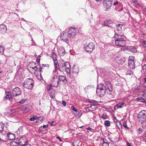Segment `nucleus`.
Wrapping results in <instances>:
<instances>
[{"label": "nucleus", "instance_id": "f257e3e1", "mask_svg": "<svg viewBox=\"0 0 146 146\" xmlns=\"http://www.w3.org/2000/svg\"><path fill=\"white\" fill-rule=\"evenodd\" d=\"M114 38L115 39V44L116 45L119 47H123L125 45L126 41L123 38L124 36L123 34L116 33L115 32Z\"/></svg>", "mask_w": 146, "mask_h": 146}, {"label": "nucleus", "instance_id": "f03ea898", "mask_svg": "<svg viewBox=\"0 0 146 146\" xmlns=\"http://www.w3.org/2000/svg\"><path fill=\"white\" fill-rule=\"evenodd\" d=\"M106 92H109L108 90H107L105 86L103 84H100L97 86L96 89V93L97 95L102 97L105 94Z\"/></svg>", "mask_w": 146, "mask_h": 146}, {"label": "nucleus", "instance_id": "7ed1b4c3", "mask_svg": "<svg viewBox=\"0 0 146 146\" xmlns=\"http://www.w3.org/2000/svg\"><path fill=\"white\" fill-rule=\"evenodd\" d=\"M137 118L138 121L141 123L146 121V111L141 110L138 114Z\"/></svg>", "mask_w": 146, "mask_h": 146}, {"label": "nucleus", "instance_id": "20e7f679", "mask_svg": "<svg viewBox=\"0 0 146 146\" xmlns=\"http://www.w3.org/2000/svg\"><path fill=\"white\" fill-rule=\"evenodd\" d=\"M34 86V81L32 78H29L25 80L23 83V86L28 89H31Z\"/></svg>", "mask_w": 146, "mask_h": 146}, {"label": "nucleus", "instance_id": "39448f33", "mask_svg": "<svg viewBox=\"0 0 146 146\" xmlns=\"http://www.w3.org/2000/svg\"><path fill=\"white\" fill-rule=\"evenodd\" d=\"M84 48L86 51L90 53L95 48L94 44L92 42H90L88 44H85Z\"/></svg>", "mask_w": 146, "mask_h": 146}, {"label": "nucleus", "instance_id": "423d86ee", "mask_svg": "<svg viewBox=\"0 0 146 146\" xmlns=\"http://www.w3.org/2000/svg\"><path fill=\"white\" fill-rule=\"evenodd\" d=\"M79 68L78 65H74L73 66L72 70V72H70V77L71 78L76 77L79 72Z\"/></svg>", "mask_w": 146, "mask_h": 146}, {"label": "nucleus", "instance_id": "0eeeda50", "mask_svg": "<svg viewBox=\"0 0 146 146\" xmlns=\"http://www.w3.org/2000/svg\"><path fill=\"white\" fill-rule=\"evenodd\" d=\"M133 56H130L128 60V68L133 70L135 68V61Z\"/></svg>", "mask_w": 146, "mask_h": 146}, {"label": "nucleus", "instance_id": "6e6552de", "mask_svg": "<svg viewBox=\"0 0 146 146\" xmlns=\"http://www.w3.org/2000/svg\"><path fill=\"white\" fill-rule=\"evenodd\" d=\"M58 77L56 75L54 76L51 80V84L53 85L54 87L57 88L59 85Z\"/></svg>", "mask_w": 146, "mask_h": 146}, {"label": "nucleus", "instance_id": "1a4fd4ad", "mask_svg": "<svg viewBox=\"0 0 146 146\" xmlns=\"http://www.w3.org/2000/svg\"><path fill=\"white\" fill-rule=\"evenodd\" d=\"M115 21L113 20L108 19L105 20L104 22V25L108 27H113V25L115 23H114Z\"/></svg>", "mask_w": 146, "mask_h": 146}, {"label": "nucleus", "instance_id": "9d476101", "mask_svg": "<svg viewBox=\"0 0 146 146\" xmlns=\"http://www.w3.org/2000/svg\"><path fill=\"white\" fill-rule=\"evenodd\" d=\"M76 30L74 28H70L68 31V34L69 36V38H73L76 35Z\"/></svg>", "mask_w": 146, "mask_h": 146}, {"label": "nucleus", "instance_id": "9b49d317", "mask_svg": "<svg viewBox=\"0 0 146 146\" xmlns=\"http://www.w3.org/2000/svg\"><path fill=\"white\" fill-rule=\"evenodd\" d=\"M115 60L116 63L118 64H122L125 62V60L124 58L119 55L116 57Z\"/></svg>", "mask_w": 146, "mask_h": 146}, {"label": "nucleus", "instance_id": "f8f14e48", "mask_svg": "<svg viewBox=\"0 0 146 146\" xmlns=\"http://www.w3.org/2000/svg\"><path fill=\"white\" fill-rule=\"evenodd\" d=\"M103 1V4L104 7L108 9L110 8L111 7L112 4V1L111 0H104Z\"/></svg>", "mask_w": 146, "mask_h": 146}, {"label": "nucleus", "instance_id": "ddd939ff", "mask_svg": "<svg viewBox=\"0 0 146 146\" xmlns=\"http://www.w3.org/2000/svg\"><path fill=\"white\" fill-rule=\"evenodd\" d=\"M12 93L13 96H16L21 94V90L18 87H16L13 90Z\"/></svg>", "mask_w": 146, "mask_h": 146}, {"label": "nucleus", "instance_id": "4468645a", "mask_svg": "<svg viewBox=\"0 0 146 146\" xmlns=\"http://www.w3.org/2000/svg\"><path fill=\"white\" fill-rule=\"evenodd\" d=\"M39 68H37V66H35L33 67H30V68H32V69L34 70H35V72H37L39 70V72H40V76H39L40 77H37V78L39 80H41L42 79V76H41V72H42L41 69H42V68H41V66H39Z\"/></svg>", "mask_w": 146, "mask_h": 146}, {"label": "nucleus", "instance_id": "2eb2a0df", "mask_svg": "<svg viewBox=\"0 0 146 146\" xmlns=\"http://www.w3.org/2000/svg\"><path fill=\"white\" fill-rule=\"evenodd\" d=\"M18 145L22 146L25 143H27L28 141L25 137H21L19 139Z\"/></svg>", "mask_w": 146, "mask_h": 146}, {"label": "nucleus", "instance_id": "dca6fc26", "mask_svg": "<svg viewBox=\"0 0 146 146\" xmlns=\"http://www.w3.org/2000/svg\"><path fill=\"white\" fill-rule=\"evenodd\" d=\"M65 71L67 74L70 73V66L68 62H66L65 63Z\"/></svg>", "mask_w": 146, "mask_h": 146}, {"label": "nucleus", "instance_id": "f3484780", "mask_svg": "<svg viewBox=\"0 0 146 146\" xmlns=\"http://www.w3.org/2000/svg\"><path fill=\"white\" fill-rule=\"evenodd\" d=\"M105 83L106 85V86H105V87H106L107 89L110 92L109 93L110 94H111V92H112L113 89L110 84L109 82L107 81L105 82Z\"/></svg>", "mask_w": 146, "mask_h": 146}, {"label": "nucleus", "instance_id": "a211bd4d", "mask_svg": "<svg viewBox=\"0 0 146 146\" xmlns=\"http://www.w3.org/2000/svg\"><path fill=\"white\" fill-rule=\"evenodd\" d=\"M68 34L66 32H65L62 33L60 36V38L64 42H66L68 40Z\"/></svg>", "mask_w": 146, "mask_h": 146}, {"label": "nucleus", "instance_id": "6ab92c4d", "mask_svg": "<svg viewBox=\"0 0 146 146\" xmlns=\"http://www.w3.org/2000/svg\"><path fill=\"white\" fill-rule=\"evenodd\" d=\"M31 107L29 105H25L22 107V109L23 111L24 112L27 113L29 112L31 109Z\"/></svg>", "mask_w": 146, "mask_h": 146}, {"label": "nucleus", "instance_id": "aec40b11", "mask_svg": "<svg viewBox=\"0 0 146 146\" xmlns=\"http://www.w3.org/2000/svg\"><path fill=\"white\" fill-rule=\"evenodd\" d=\"M7 30V27L5 25H0V33L2 34L5 33Z\"/></svg>", "mask_w": 146, "mask_h": 146}, {"label": "nucleus", "instance_id": "412c9836", "mask_svg": "<svg viewBox=\"0 0 146 146\" xmlns=\"http://www.w3.org/2000/svg\"><path fill=\"white\" fill-rule=\"evenodd\" d=\"M59 66V70L62 72H65V63H60L58 65Z\"/></svg>", "mask_w": 146, "mask_h": 146}, {"label": "nucleus", "instance_id": "4be33fe9", "mask_svg": "<svg viewBox=\"0 0 146 146\" xmlns=\"http://www.w3.org/2000/svg\"><path fill=\"white\" fill-rule=\"evenodd\" d=\"M59 77V78H58V80L59 82L62 81L64 84L67 83V80H66V77L63 76H60Z\"/></svg>", "mask_w": 146, "mask_h": 146}, {"label": "nucleus", "instance_id": "5701e85b", "mask_svg": "<svg viewBox=\"0 0 146 146\" xmlns=\"http://www.w3.org/2000/svg\"><path fill=\"white\" fill-rule=\"evenodd\" d=\"M65 50L63 47L61 48L58 51L59 54L61 56H63L65 54Z\"/></svg>", "mask_w": 146, "mask_h": 146}, {"label": "nucleus", "instance_id": "b1692460", "mask_svg": "<svg viewBox=\"0 0 146 146\" xmlns=\"http://www.w3.org/2000/svg\"><path fill=\"white\" fill-rule=\"evenodd\" d=\"M124 103L123 102H121L117 104L114 107V109L115 110H117L118 108H121L122 106L123 105Z\"/></svg>", "mask_w": 146, "mask_h": 146}, {"label": "nucleus", "instance_id": "393cba45", "mask_svg": "<svg viewBox=\"0 0 146 146\" xmlns=\"http://www.w3.org/2000/svg\"><path fill=\"white\" fill-rule=\"evenodd\" d=\"M8 140H13L15 139V136L14 134L11 133H8Z\"/></svg>", "mask_w": 146, "mask_h": 146}, {"label": "nucleus", "instance_id": "a878e982", "mask_svg": "<svg viewBox=\"0 0 146 146\" xmlns=\"http://www.w3.org/2000/svg\"><path fill=\"white\" fill-rule=\"evenodd\" d=\"M128 49L130 51L133 53L136 52L137 51V48L135 46H129Z\"/></svg>", "mask_w": 146, "mask_h": 146}, {"label": "nucleus", "instance_id": "bb28decb", "mask_svg": "<svg viewBox=\"0 0 146 146\" xmlns=\"http://www.w3.org/2000/svg\"><path fill=\"white\" fill-rule=\"evenodd\" d=\"M6 96L5 97V99L7 100H10L11 99V93L9 92H8L6 93Z\"/></svg>", "mask_w": 146, "mask_h": 146}, {"label": "nucleus", "instance_id": "cd10ccee", "mask_svg": "<svg viewBox=\"0 0 146 146\" xmlns=\"http://www.w3.org/2000/svg\"><path fill=\"white\" fill-rule=\"evenodd\" d=\"M136 100L137 101H139L145 103L146 102V100L144 99L143 98L140 97L137 98L136 99Z\"/></svg>", "mask_w": 146, "mask_h": 146}, {"label": "nucleus", "instance_id": "c85d7f7f", "mask_svg": "<svg viewBox=\"0 0 146 146\" xmlns=\"http://www.w3.org/2000/svg\"><path fill=\"white\" fill-rule=\"evenodd\" d=\"M8 135V134L7 133V135H3V136L1 137L3 139H0L1 140L3 141H5L8 140V137H7V135Z\"/></svg>", "mask_w": 146, "mask_h": 146}, {"label": "nucleus", "instance_id": "c756f323", "mask_svg": "<svg viewBox=\"0 0 146 146\" xmlns=\"http://www.w3.org/2000/svg\"><path fill=\"white\" fill-rule=\"evenodd\" d=\"M115 25L116 26L117 30L119 31H121L122 30L121 26L122 25L121 24H119L117 25L115 24Z\"/></svg>", "mask_w": 146, "mask_h": 146}, {"label": "nucleus", "instance_id": "7c9ffc66", "mask_svg": "<svg viewBox=\"0 0 146 146\" xmlns=\"http://www.w3.org/2000/svg\"><path fill=\"white\" fill-rule=\"evenodd\" d=\"M49 95L51 98L54 99L55 98V93L54 91L49 92Z\"/></svg>", "mask_w": 146, "mask_h": 146}, {"label": "nucleus", "instance_id": "2f4dec72", "mask_svg": "<svg viewBox=\"0 0 146 146\" xmlns=\"http://www.w3.org/2000/svg\"><path fill=\"white\" fill-rule=\"evenodd\" d=\"M23 126L20 127L18 129L17 132L19 134H22L23 133Z\"/></svg>", "mask_w": 146, "mask_h": 146}, {"label": "nucleus", "instance_id": "473e14b6", "mask_svg": "<svg viewBox=\"0 0 146 146\" xmlns=\"http://www.w3.org/2000/svg\"><path fill=\"white\" fill-rule=\"evenodd\" d=\"M90 108L92 110V111L95 110L97 108V106L94 105H92L90 107Z\"/></svg>", "mask_w": 146, "mask_h": 146}, {"label": "nucleus", "instance_id": "72a5a7b5", "mask_svg": "<svg viewBox=\"0 0 146 146\" xmlns=\"http://www.w3.org/2000/svg\"><path fill=\"white\" fill-rule=\"evenodd\" d=\"M104 124L106 126L109 127L110 125V121L108 120L104 122Z\"/></svg>", "mask_w": 146, "mask_h": 146}, {"label": "nucleus", "instance_id": "f704fd0d", "mask_svg": "<svg viewBox=\"0 0 146 146\" xmlns=\"http://www.w3.org/2000/svg\"><path fill=\"white\" fill-rule=\"evenodd\" d=\"M52 56L53 58V60H57V59L56 58V57L57 56L55 53L52 52Z\"/></svg>", "mask_w": 146, "mask_h": 146}, {"label": "nucleus", "instance_id": "c9c22d12", "mask_svg": "<svg viewBox=\"0 0 146 146\" xmlns=\"http://www.w3.org/2000/svg\"><path fill=\"white\" fill-rule=\"evenodd\" d=\"M4 127V124L2 122L0 123V131L3 130Z\"/></svg>", "mask_w": 146, "mask_h": 146}, {"label": "nucleus", "instance_id": "e433bc0d", "mask_svg": "<svg viewBox=\"0 0 146 146\" xmlns=\"http://www.w3.org/2000/svg\"><path fill=\"white\" fill-rule=\"evenodd\" d=\"M38 118L36 115H34L32 116L31 118H30L29 120L31 121H33L36 119H37Z\"/></svg>", "mask_w": 146, "mask_h": 146}, {"label": "nucleus", "instance_id": "4c0bfd02", "mask_svg": "<svg viewBox=\"0 0 146 146\" xmlns=\"http://www.w3.org/2000/svg\"><path fill=\"white\" fill-rule=\"evenodd\" d=\"M126 74L127 75H131L133 74V72L131 70H128L127 71Z\"/></svg>", "mask_w": 146, "mask_h": 146}, {"label": "nucleus", "instance_id": "58836bf2", "mask_svg": "<svg viewBox=\"0 0 146 146\" xmlns=\"http://www.w3.org/2000/svg\"><path fill=\"white\" fill-rule=\"evenodd\" d=\"M123 126L125 129H129V127H127V122L126 121H124L123 122Z\"/></svg>", "mask_w": 146, "mask_h": 146}, {"label": "nucleus", "instance_id": "ea45409f", "mask_svg": "<svg viewBox=\"0 0 146 146\" xmlns=\"http://www.w3.org/2000/svg\"><path fill=\"white\" fill-rule=\"evenodd\" d=\"M1 132H0V136H3V135H7V133L3 131H1ZM0 139H1V137H0Z\"/></svg>", "mask_w": 146, "mask_h": 146}, {"label": "nucleus", "instance_id": "a19ab883", "mask_svg": "<svg viewBox=\"0 0 146 146\" xmlns=\"http://www.w3.org/2000/svg\"><path fill=\"white\" fill-rule=\"evenodd\" d=\"M101 117L103 119H105L107 118V116L106 114H103L102 115Z\"/></svg>", "mask_w": 146, "mask_h": 146}, {"label": "nucleus", "instance_id": "79ce46f5", "mask_svg": "<svg viewBox=\"0 0 146 146\" xmlns=\"http://www.w3.org/2000/svg\"><path fill=\"white\" fill-rule=\"evenodd\" d=\"M113 121L114 123H117L118 122H119V123L120 125H121V123L120 122H119L118 120L116 119V117H114L113 119Z\"/></svg>", "mask_w": 146, "mask_h": 146}, {"label": "nucleus", "instance_id": "37998d69", "mask_svg": "<svg viewBox=\"0 0 146 146\" xmlns=\"http://www.w3.org/2000/svg\"><path fill=\"white\" fill-rule=\"evenodd\" d=\"M48 123L52 126H54L56 125V123L55 121L49 122Z\"/></svg>", "mask_w": 146, "mask_h": 146}, {"label": "nucleus", "instance_id": "c03bdc74", "mask_svg": "<svg viewBox=\"0 0 146 146\" xmlns=\"http://www.w3.org/2000/svg\"><path fill=\"white\" fill-rule=\"evenodd\" d=\"M4 49L3 47L0 46V53L3 54L4 52Z\"/></svg>", "mask_w": 146, "mask_h": 146}, {"label": "nucleus", "instance_id": "a18cd8bd", "mask_svg": "<svg viewBox=\"0 0 146 146\" xmlns=\"http://www.w3.org/2000/svg\"><path fill=\"white\" fill-rule=\"evenodd\" d=\"M27 99H22L19 102V103L20 104H23L26 101V100H27Z\"/></svg>", "mask_w": 146, "mask_h": 146}, {"label": "nucleus", "instance_id": "49530a36", "mask_svg": "<svg viewBox=\"0 0 146 146\" xmlns=\"http://www.w3.org/2000/svg\"><path fill=\"white\" fill-rule=\"evenodd\" d=\"M53 61L55 68H56L57 67L58 62L57 61V60H53Z\"/></svg>", "mask_w": 146, "mask_h": 146}, {"label": "nucleus", "instance_id": "de8ad7c7", "mask_svg": "<svg viewBox=\"0 0 146 146\" xmlns=\"http://www.w3.org/2000/svg\"><path fill=\"white\" fill-rule=\"evenodd\" d=\"M13 142H14L15 144H16V145H17V146L19 145L18 143V142H19L18 139L17 138L16 139H15L14 140Z\"/></svg>", "mask_w": 146, "mask_h": 146}, {"label": "nucleus", "instance_id": "09e8293b", "mask_svg": "<svg viewBox=\"0 0 146 146\" xmlns=\"http://www.w3.org/2000/svg\"><path fill=\"white\" fill-rule=\"evenodd\" d=\"M40 56H38L37 57V59L36 60V62L38 65L40 64Z\"/></svg>", "mask_w": 146, "mask_h": 146}, {"label": "nucleus", "instance_id": "8fccbe9b", "mask_svg": "<svg viewBox=\"0 0 146 146\" xmlns=\"http://www.w3.org/2000/svg\"><path fill=\"white\" fill-rule=\"evenodd\" d=\"M71 108L75 112H78L77 110L75 108L74 106H72L71 107Z\"/></svg>", "mask_w": 146, "mask_h": 146}, {"label": "nucleus", "instance_id": "3c124183", "mask_svg": "<svg viewBox=\"0 0 146 146\" xmlns=\"http://www.w3.org/2000/svg\"><path fill=\"white\" fill-rule=\"evenodd\" d=\"M102 140H103V144L106 143H108L107 142V140L106 138H102Z\"/></svg>", "mask_w": 146, "mask_h": 146}, {"label": "nucleus", "instance_id": "603ef678", "mask_svg": "<svg viewBox=\"0 0 146 146\" xmlns=\"http://www.w3.org/2000/svg\"><path fill=\"white\" fill-rule=\"evenodd\" d=\"M76 114H77V116L78 117V118L81 117L82 115V114L79 112L78 111V112H76Z\"/></svg>", "mask_w": 146, "mask_h": 146}, {"label": "nucleus", "instance_id": "864d4df0", "mask_svg": "<svg viewBox=\"0 0 146 146\" xmlns=\"http://www.w3.org/2000/svg\"><path fill=\"white\" fill-rule=\"evenodd\" d=\"M137 131L138 132V133L139 134H141L143 132L142 129L140 128H139L138 130Z\"/></svg>", "mask_w": 146, "mask_h": 146}, {"label": "nucleus", "instance_id": "5fc2aeb1", "mask_svg": "<svg viewBox=\"0 0 146 146\" xmlns=\"http://www.w3.org/2000/svg\"><path fill=\"white\" fill-rule=\"evenodd\" d=\"M52 85L50 84L49 86L47 88L48 90L49 91L52 88Z\"/></svg>", "mask_w": 146, "mask_h": 146}, {"label": "nucleus", "instance_id": "6e6d98bb", "mask_svg": "<svg viewBox=\"0 0 146 146\" xmlns=\"http://www.w3.org/2000/svg\"><path fill=\"white\" fill-rule=\"evenodd\" d=\"M89 101L90 103L94 104H96L97 103V102L95 100H91Z\"/></svg>", "mask_w": 146, "mask_h": 146}, {"label": "nucleus", "instance_id": "4d7b16f0", "mask_svg": "<svg viewBox=\"0 0 146 146\" xmlns=\"http://www.w3.org/2000/svg\"><path fill=\"white\" fill-rule=\"evenodd\" d=\"M10 145L11 146H17V145H16V144H15L14 142L13 141H12L10 142Z\"/></svg>", "mask_w": 146, "mask_h": 146}, {"label": "nucleus", "instance_id": "13d9d810", "mask_svg": "<svg viewBox=\"0 0 146 146\" xmlns=\"http://www.w3.org/2000/svg\"><path fill=\"white\" fill-rule=\"evenodd\" d=\"M142 43L143 44V46H144L146 48V41L144 40H142Z\"/></svg>", "mask_w": 146, "mask_h": 146}, {"label": "nucleus", "instance_id": "bf43d9fd", "mask_svg": "<svg viewBox=\"0 0 146 146\" xmlns=\"http://www.w3.org/2000/svg\"><path fill=\"white\" fill-rule=\"evenodd\" d=\"M62 104L64 106H66V102L64 100H63L62 101Z\"/></svg>", "mask_w": 146, "mask_h": 146}, {"label": "nucleus", "instance_id": "052dcab7", "mask_svg": "<svg viewBox=\"0 0 146 146\" xmlns=\"http://www.w3.org/2000/svg\"><path fill=\"white\" fill-rule=\"evenodd\" d=\"M118 3V2L117 1H115L113 3V5L115 6L117 5V6H118L119 5Z\"/></svg>", "mask_w": 146, "mask_h": 146}, {"label": "nucleus", "instance_id": "680f3d73", "mask_svg": "<svg viewBox=\"0 0 146 146\" xmlns=\"http://www.w3.org/2000/svg\"><path fill=\"white\" fill-rule=\"evenodd\" d=\"M42 67L41 68H42L43 67H47L48 68H49V65L48 64H42Z\"/></svg>", "mask_w": 146, "mask_h": 146}, {"label": "nucleus", "instance_id": "e2e57ef3", "mask_svg": "<svg viewBox=\"0 0 146 146\" xmlns=\"http://www.w3.org/2000/svg\"><path fill=\"white\" fill-rule=\"evenodd\" d=\"M22 146H31L30 144H27V143H25L24 145Z\"/></svg>", "mask_w": 146, "mask_h": 146}, {"label": "nucleus", "instance_id": "0e129e2a", "mask_svg": "<svg viewBox=\"0 0 146 146\" xmlns=\"http://www.w3.org/2000/svg\"><path fill=\"white\" fill-rule=\"evenodd\" d=\"M86 110L88 111H92V110L90 108V107H88L86 108Z\"/></svg>", "mask_w": 146, "mask_h": 146}, {"label": "nucleus", "instance_id": "69168bd1", "mask_svg": "<svg viewBox=\"0 0 146 146\" xmlns=\"http://www.w3.org/2000/svg\"><path fill=\"white\" fill-rule=\"evenodd\" d=\"M102 146H109V145L108 143H104L102 144Z\"/></svg>", "mask_w": 146, "mask_h": 146}, {"label": "nucleus", "instance_id": "338daca9", "mask_svg": "<svg viewBox=\"0 0 146 146\" xmlns=\"http://www.w3.org/2000/svg\"><path fill=\"white\" fill-rule=\"evenodd\" d=\"M132 2L133 3H137V0H132Z\"/></svg>", "mask_w": 146, "mask_h": 146}, {"label": "nucleus", "instance_id": "774afa93", "mask_svg": "<svg viewBox=\"0 0 146 146\" xmlns=\"http://www.w3.org/2000/svg\"><path fill=\"white\" fill-rule=\"evenodd\" d=\"M143 96L145 98H146V93H144L143 94Z\"/></svg>", "mask_w": 146, "mask_h": 146}]
</instances>
